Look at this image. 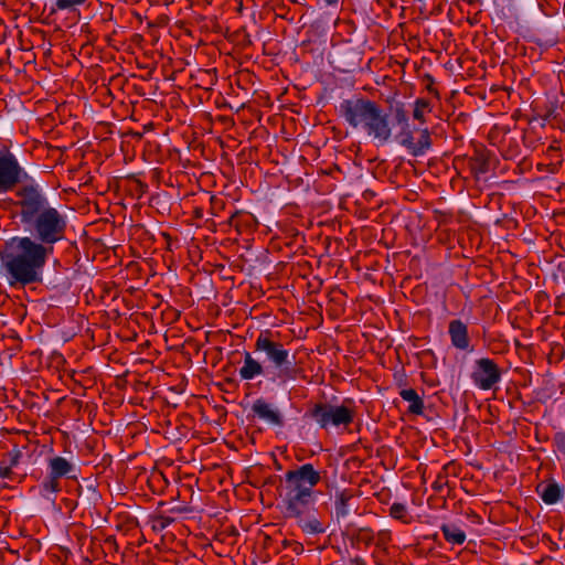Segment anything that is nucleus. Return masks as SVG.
Returning a JSON list of instances; mask_svg holds the SVG:
<instances>
[{"label":"nucleus","mask_w":565,"mask_h":565,"mask_svg":"<svg viewBox=\"0 0 565 565\" xmlns=\"http://www.w3.org/2000/svg\"><path fill=\"white\" fill-rule=\"evenodd\" d=\"M447 477L446 475H443V473H438L436 480L434 481L433 483V489L436 491V492H440L444 488V486L447 484Z\"/></svg>","instance_id":"7c9ffc66"},{"label":"nucleus","mask_w":565,"mask_h":565,"mask_svg":"<svg viewBox=\"0 0 565 565\" xmlns=\"http://www.w3.org/2000/svg\"><path fill=\"white\" fill-rule=\"evenodd\" d=\"M445 540L455 545H461L466 541V533L456 524L445 523L440 526Z\"/></svg>","instance_id":"a211bd4d"},{"label":"nucleus","mask_w":565,"mask_h":565,"mask_svg":"<svg viewBox=\"0 0 565 565\" xmlns=\"http://www.w3.org/2000/svg\"><path fill=\"white\" fill-rule=\"evenodd\" d=\"M285 495L317 497L315 487L322 479L321 472L312 463H303L285 473Z\"/></svg>","instance_id":"0eeeda50"},{"label":"nucleus","mask_w":565,"mask_h":565,"mask_svg":"<svg viewBox=\"0 0 565 565\" xmlns=\"http://www.w3.org/2000/svg\"><path fill=\"white\" fill-rule=\"evenodd\" d=\"M173 522V519L166 515H157L153 518L152 521V529L154 531H163L167 529L171 523Z\"/></svg>","instance_id":"cd10ccee"},{"label":"nucleus","mask_w":565,"mask_h":565,"mask_svg":"<svg viewBox=\"0 0 565 565\" xmlns=\"http://www.w3.org/2000/svg\"><path fill=\"white\" fill-rule=\"evenodd\" d=\"M317 497L285 495L282 499L285 519L295 520L306 534L317 535L326 532L323 523L317 518Z\"/></svg>","instance_id":"20e7f679"},{"label":"nucleus","mask_w":565,"mask_h":565,"mask_svg":"<svg viewBox=\"0 0 565 565\" xmlns=\"http://www.w3.org/2000/svg\"><path fill=\"white\" fill-rule=\"evenodd\" d=\"M386 553L387 552H379V550L375 547L371 556L376 565H384L385 561L383 559V555Z\"/></svg>","instance_id":"2f4dec72"},{"label":"nucleus","mask_w":565,"mask_h":565,"mask_svg":"<svg viewBox=\"0 0 565 565\" xmlns=\"http://www.w3.org/2000/svg\"><path fill=\"white\" fill-rule=\"evenodd\" d=\"M211 202V212L213 215H218V212L224 209L223 200L216 198L215 195L210 196Z\"/></svg>","instance_id":"c756f323"},{"label":"nucleus","mask_w":565,"mask_h":565,"mask_svg":"<svg viewBox=\"0 0 565 565\" xmlns=\"http://www.w3.org/2000/svg\"><path fill=\"white\" fill-rule=\"evenodd\" d=\"M22 457L23 452L17 445L4 452L0 459V478L20 482L21 476L14 469L20 465Z\"/></svg>","instance_id":"9b49d317"},{"label":"nucleus","mask_w":565,"mask_h":565,"mask_svg":"<svg viewBox=\"0 0 565 565\" xmlns=\"http://www.w3.org/2000/svg\"><path fill=\"white\" fill-rule=\"evenodd\" d=\"M86 0H56L51 13H55L57 10H73L76 6H81Z\"/></svg>","instance_id":"bb28decb"},{"label":"nucleus","mask_w":565,"mask_h":565,"mask_svg":"<svg viewBox=\"0 0 565 565\" xmlns=\"http://www.w3.org/2000/svg\"><path fill=\"white\" fill-rule=\"evenodd\" d=\"M392 541V533L388 530H381L375 533L374 546L379 552H387L388 543Z\"/></svg>","instance_id":"b1692460"},{"label":"nucleus","mask_w":565,"mask_h":565,"mask_svg":"<svg viewBox=\"0 0 565 565\" xmlns=\"http://www.w3.org/2000/svg\"><path fill=\"white\" fill-rule=\"evenodd\" d=\"M295 551H296L297 553L302 552V551H303V546H302L301 544H299V543H298V544H297V546L295 547Z\"/></svg>","instance_id":"58836bf2"},{"label":"nucleus","mask_w":565,"mask_h":565,"mask_svg":"<svg viewBox=\"0 0 565 565\" xmlns=\"http://www.w3.org/2000/svg\"><path fill=\"white\" fill-rule=\"evenodd\" d=\"M47 286L56 291H64L71 287V281L65 275L47 278Z\"/></svg>","instance_id":"a878e982"},{"label":"nucleus","mask_w":565,"mask_h":565,"mask_svg":"<svg viewBox=\"0 0 565 565\" xmlns=\"http://www.w3.org/2000/svg\"><path fill=\"white\" fill-rule=\"evenodd\" d=\"M354 494L352 490L344 489L335 493L334 498V511L337 519H343L349 515L350 509L349 503L353 499Z\"/></svg>","instance_id":"dca6fc26"},{"label":"nucleus","mask_w":565,"mask_h":565,"mask_svg":"<svg viewBox=\"0 0 565 565\" xmlns=\"http://www.w3.org/2000/svg\"><path fill=\"white\" fill-rule=\"evenodd\" d=\"M431 147V137L427 128L419 130V138L415 140L414 157L423 156Z\"/></svg>","instance_id":"aec40b11"},{"label":"nucleus","mask_w":565,"mask_h":565,"mask_svg":"<svg viewBox=\"0 0 565 565\" xmlns=\"http://www.w3.org/2000/svg\"><path fill=\"white\" fill-rule=\"evenodd\" d=\"M501 375L502 372L494 360L480 358L475 361L471 380L480 390H491L501 381Z\"/></svg>","instance_id":"1a4fd4ad"},{"label":"nucleus","mask_w":565,"mask_h":565,"mask_svg":"<svg viewBox=\"0 0 565 565\" xmlns=\"http://www.w3.org/2000/svg\"><path fill=\"white\" fill-rule=\"evenodd\" d=\"M431 109H433V107L428 99L417 98L414 102L413 118L423 124L426 121V119H425L426 114H429L431 111Z\"/></svg>","instance_id":"6ab92c4d"},{"label":"nucleus","mask_w":565,"mask_h":565,"mask_svg":"<svg viewBox=\"0 0 565 565\" xmlns=\"http://www.w3.org/2000/svg\"><path fill=\"white\" fill-rule=\"evenodd\" d=\"M77 497L83 500V502L96 504V502L100 499V494L96 490L95 487L89 486L86 488V491L84 493V489L81 484L76 488Z\"/></svg>","instance_id":"5701e85b"},{"label":"nucleus","mask_w":565,"mask_h":565,"mask_svg":"<svg viewBox=\"0 0 565 565\" xmlns=\"http://www.w3.org/2000/svg\"><path fill=\"white\" fill-rule=\"evenodd\" d=\"M66 507L71 508L72 510H74L76 507H77V502L73 501V500H67L66 501Z\"/></svg>","instance_id":"4c0bfd02"},{"label":"nucleus","mask_w":565,"mask_h":565,"mask_svg":"<svg viewBox=\"0 0 565 565\" xmlns=\"http://www.w3.org/2000/svg\"><path fill=\"white\" fill-rule=\"evenodd\" d=\"M398 143L404 147L412 156H414L415 138L409 126L401 127V131L396 136Z\"/></svg>","instance_id":"412c9836"},{"label":"nucleus","mask_w":565,"mask_h":565,"mask_svg":"<svg viewBox=\"0 0 565 565\" xmlns=\"http://www.w3.org/2000/svg\"><path fill=\"white\" fill-rule=\"evenodd\" d=\"M536 493L545 504L552 505L563 498L564 491L554 479H550L536 486Z\"/></svg>","instance_id":"4468645a"},{"label":"nucleus","mask_w":565,"mask_h":565,"mask_svg":"<svg viewBox=\"0 0 565 565\" xmlns=\"http://www.w3.org/2000/svg\"><path fill=\"white\" fill-rule=\"evenodd\" d=\"M494 160V156L487 148H476L472 156L468 158V168L473 179L479 181L484 174H487L492 169Z\"/></svg>","instance_id":"9d476101"},{"label":"nucleus","mask_w":565,"mask_h":565,"mask_svg":"<svg viewBox=\"0 0 565 565\" xmlns=\"http://www.w3.org/2000/svg\"><path fill=\"white\" fill-rule=\"evenodd\" d=\"M390 516L402 521L407 524L411 522V516L407 511V507L404 503L395 502L390 508Z\"/></svg>","instance_id":"4be33fe9"},{"label":"nucleus","mask_w":565,"mask_h":565,"mask_svg":"<svg viewBox=\"0 0 565 565\" xmlns=\"http://www.w3.org/2000/svg\"><path fill=\"white\" fill-rule=\"evenodd\" d=\"M327 7H335L339 3V0H323Z\"/></svg>","instance_id":"e433bc0d"},{"label":"nucleus","mask_w":565,"mask_h":565,"mask_svg":"<svg viewBox=\"0 0 565 565\" xmlns=\"http://www.w3.org/2000/svg\"><path fill=\"white\" fill-rule=\"evenodd\" d=\"M553 444L557 451L565 456V431H557L553 437Z\"/></svg>","instance_id":"c85d7f7f"},{"label":"nucleus","mask_w":565,"mask_h":565,"mask_svg":"<svg viewBox=\"0 0 565 565\" xmlns=\"http://www.w3.org/2000/svg\"><path fill=\"white\" fill-rule=\"evenodd\" d=\"M340 116L354 129L361 128L373 140L385 145L392 139V124L387 113L376 102L366 97L343 99Z\"/></svg>","instance_id":"7ed1b4c3"},{"label":"nucleus","mask_w":565,"mask_h":565,"mask_svg":"<svg viewBox=\"0 0 565 565\" xmlns=\"http://www.w3.org/2000/svg\"><path fill=\"white\" fill-rule=\"evenodd\" d=\"M448 334L452 347L458 350L467 351L470 349V338L467 324L460 319H454L449 322Z\"/></svg>","instance_id":"f8f14e48"},{"label":"nucleus","mask_w":565,"mask_h":565,"mask_svg":"<svg viewBox=\"0 0 565 565\" xmlns=\"http://www.w3.org/2000/svg\"><path fill=\"white\" fill-rule=\"evenodd\" d=\"M241 213L239 212H234L231 217L228 218V224L232 225V226H237V217H239Z\"/></svg>","instance_id":"f704fd0d"},{"label":"nucleus","mask_w":565,"mask_h":565,"mask_svg":"<svg viewBox=\"0 0 565 565\" xmlns=\"http://www.w3.org/2000/svg\"><path fill=\"white\" fill-rule=\"evenodd\" d=\"M349 565H366L361 556H355L349 561Z\"/></svg>","instance_id":"72a5a7b5"},{"label":"nucleus","mask_w":565,"mask_h":565,"mask_svg":"<svg viewBox=\"0 0 565 565\" xmlns=\"http://www.w3.org/2000/svg\"><path fill=\"white\" fill-rule=\"evenodd\" d=\"M399 396L409 403L407 413L412 415H422L425 409L424 401L414 388H404Z\"/></svg>","instance_id":"2eb2a0df"},{"label":"nucleus","mask_w":565,"mask_h":565,"mask_svg":"<svg viewBox=\"0 0 565 565\" xmlns=\"http://www.w3.org/2000/svg\"><path fill=\"white\" fill-rule=\"evenodd\" d=\"M393 118L401 127L409 126L408 111L406 110L404 104H397L395 107H393Z\"/></svg>","instance_id":"393cba45"},{"label":"nucleus","mask_w":565,"mask_h":565,"mask_svg":"<svg viewBox=\"0 0 565 565\" xmlns=\"http://www.w3.org/2000/svg\"><path fill=\"white\" fill-rule=\"evenodd\" d=\"M374 542L375 532L367 526L356 529L351 536V545L355 548H360L361 546L370 547L374 545Z\"/></svg>","instance_id":"f3484780"},{"label":"nucleus","mask_w":565,"mask_h":565,"mask_svg":"<svg viewBox=\"0 0 565 565\" xmlns=\"http://www.w3.org/2000/svg\"><path fill=\"white\" fill-rule=\"evenodd\" d=\"M14 205L29 235L4 241L0 249V266L11 288L42 285L44 269L55 246L66 239L67 217L51 205L38 182L20 186Z\"/></svg>","instance_id":"f257e3e1"},{"label":"nucleus","mask_w":565,"mask_h":565,"mask_svg":"<svg viewBox=\"0 0 565 565\" xmlns=\"http://www.w3.org/2000/svg\"><path fill=\"white\" fill-rule=\"evenodd\" d=\"M252 412L258 418L264 419L271 425L279 427L284 425V418L278 409L273 408V406L264 398H257L253 403Z\"/></svg>","instance_id":"ddd939ff"},{"label":"nucleus","mask_w":565,"mask_h":565,"mask_svg":"<svg viewBox=\"0 0 565 565\" xmlns=\"http://www.w3.org/2000/svg\"><path fill=\"white\" fill-rule=\"evenodd\" d=\"M47 472L43 478L40 488L46 494H55L61 491L62 478L76 479L75 465L61 456H53L47 459Z\"/></svg>","instance_id":"6e6552de"},{"label":"nucleus","mask_w":565,"mask_h":565,"mask_svg":"<svg viewBox=\"0 0 565 565\" xmlns=\"http://www.w3.org/2000/svg\"><path fill=\"white\" fill-rule=\"evenodd\" d=\"M352 401L347 398L341 405H332L327 402H319L311 405L306 416L313 419L321 429H328L330 426L348 427L351 425L355 417V411L353 407L348 406Z\"/></svg>","instance_id":"39448f33"},{"label":"nucleus","mask_w":565,"mask_h":565,"mask_svg":"<svg viewBox=\"0 0 565 565\" xmlns=\"http://www.w3.org/2000/svg\"><path fill=\"white\" fill-rule=\"evenodd\" d=\"M427 79L429 81V84L427 85V90L431 94H434V96H436L437 98H439V93L438 90L434 87V78L430 76V75H427Z\"/></svg>","instance_id":"473e14b6"},{"label":"nucleus","mask_w":565,"mask_h":565,"mask_svg":"<svg viewBox=\"0 0 565 565\" xmlns=\"http://www.w3.org/2000/svg\"><path fill=\"white\" fill-rule=\"evenodd\" d=\"M254 351L264 354V362L255 359L248 351L243 353L244 364L238 373L242 380L250 381L260 375H268L274 382L286 384L305 379V370L295 362V356L280 341L279 332L263 330L254 343Z\"/></svg>","instance_id":"f03ea898"},{"label":"nucleus","mask_w":565,"mask_h":565,"mask_svg":"<svg viewBox=\"0 0 565 565\" xmlns=\"http://www.w3.org/2000/svg\"><path fill=\"white\" fill-rule=\"evenodd\" d=\"M203 216H204L203 209H202V207H199V206L194 207V210H193V217H194V218H199V220H200V218H202Z\"/></svg>","instance_id":"c9c22d12"},{"label":"nucleus","mask_w":565,"mask_h":565,"mask_svg":"<svg viewBox=\"0 0 565 565\" xmlns=\"http://www.w3.org/2000/svg\"><path fill=\"white\" fill-rule=\"evenodd\" d=\"M36 182L19 162L9 148H0V194L14 193L20 186Z\"/></svg>","instance_id":"423d86ee"}]
</instances>
